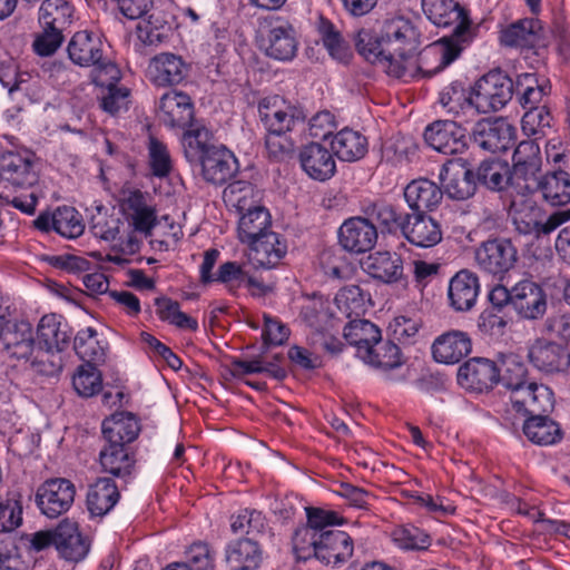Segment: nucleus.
<instances>
[{
	"mask_svg": "<svg viewBox=\"0 0 570 570\" xmlns=\"http://www.w3.org/2000/svg\"><path fill=\"white\" fill-rule=\"evenodd\" d=\"M357 52L368 62L395 78L413 77L417 67L412 58L420 47V35L412 22L403 17L392 18L383 24L380 35L361 29L354 38Z\"/></svg>",
	"mask_w": 570,
	"mask_h": 570,
	"instance_id": "obj_1",
	"label": "nucleus"
},
{
	"mask_svg": "<svg viewBox=\"0 0 570 570\" xmlns=\"http://www.w3.org/2000/svg\"><path fill=\"white\" fill-rule=\"evenodd\" d=\"M426 17L438 27L455 24L453 33L439 43L429 47L420 57L417 69L424 76L432 77L452 63L476 36L465 10L458 0H422Z\"/></svg>",
	"mask_w": 570,
	"mask_h": 570,
	"instance_id": "obj_2",
	"label": "nucleus"
},
{
	"mask_svg": "<svg viewBox=\"0 0 570 570\" xmlns=\"http://www.w3.org/2000/svg\"><path fill=\"white\" fill-rule=\"evenodd\" d=\"M293 550L298 560L315 558L324 564L338 566L352 558L354 546L352 538L341 530L321 534L305 530L295 539Z\"/></svg>",
	"mask_w": 570,
	"mask_h": 570,
	"instance_id": "obj_3",
	"label": "nucleus"
},
{
	"mask_svg": "<svg viewBox=\"0 0 570 570\" xmlns=\"http://www.w3.org/2000/svg\"><path fill=\"white\" fill-rule=\"evenodd\" d=\"M511 218L519 234L540 238L551 234L563 223L570 220V209L557 210L546 216L541 208L532 202L524 200L512 204Z\"/></svg>",
	"mask_w": 570,
	"mask_h": 570,
	"instance_id": "obj_4",
	"label": "nucleus"
},
{
	"mask_svg": "<svg viewBox=\"0 0 570 570\" xmlns=\"http://www.w3.org/2000/svg\"><path fill=\"white\" fill-rule=\"evenodd\" d=\"M474 106L479 114L502 109L513 96V81L501 70L482 76L473 87Z\"/></svg>",
	"mask_w": 570,
	"mask_h": 570,
	"instance_id": "obj_5",
	"label": "nucleus"
},
{
	"mask_svg": "<svg viewBox=\"0 0 570 570\" xmlns=\"http://www.w3.org/2000/svg\"><path fill=\"white\" fill-rule=\"evenodd\" d=\"M258 114L267 132L287 134L303 126L306 115L303 109L279 96L263 98Z\"/></svg>",
	"mask_w": 570,
	"mask_h": 570,
	"instance_id": "obj_6",
	"label": "nucleus"
},
{
	"mask_svg": "<svg viewBox=\"0 0 570 570\" xmlns=\"http://www.w3.org/2000/svg\"><path fill=\"white\" fill-rule=\"evenodd\" d=\"M475 262L483 272L493 276H503L517 264L518 249L511 239H488L475 249Z\"/></svg>",
	"mask_w": 570,
	"mask_h": 570,
	"instance_id": "obj_7",
	"label": "nucleus"
},
{
	"mask_svg": "<svg viewBox=\"0 0 570 570\" xmlns=\"http://www.w3.org/2000/svg\"><path fill=\"white\" fill-rule=\"evenodd\" d=\"M360 358L382 371L391 381L403 382L409 376L400 347L391 341H383L382 337L370 348L363 350Z\"/></svg>",
	"mask_w": 570,
	"mask_h": 570,
	"instance_id": "obj_8",
	"label": "nucleus"
},
{
	"mask_svg": "<svg viewBox=\"0 0 570 570\" xmlns=\"http://www.w3.org/2000/svg\"><path fill=\"white\" fill-rule=\"evenodd\" d=\"M76 488L67 479L57 478L43 482L37 490L36 503L48 518L67 512L75 501Z\"/></svg>",
	"mask_w": 570,
	"mask_h": 570,
	"instance_id": "obj_9",
	"label": "nucleus"
},
{
	"mask_svg": "<svg viewBox=\"0 0 570 570\" xmlns=\"http://www.w3.org/2000/svg\"><path fill=\"white\" fill-rule=\"evenodd\" d=\"M38 181L32 156L27 153L4 151L0 156V184L4 188H32Z\"/></svg>",
	"mask_w": 570,
	"mask_h": 570,
	"instance_id": "obj_10",
	"label": "nucleus"
},
{
	"mask_svg": "<svg viewBox=\"0 0 570 570\" xmlns=\"http://www.w3.org/2000/svg\"><path fill=\"white\" fill-rule=\"evenodd\" d=\"M429 146L444 155H460L468 148L466 130L453 120H436L424 131Z\"/></svg>",
	"mask_w": 570,
	"mask_h": 570,
	"instance_id": "obj_11",
	"label": "nucleus"
},
{
	"mask_svg": "<svg viewBox=\"0 0 570 570\" xmlns=\"http://www.w3.org/2000/svg\"><path fill=\"white\" fill-rule=\"evenodd\" d=\"M298 38L294 24L282 17L271 20L265 39V53L279 61H291L297 53Z\"/></svg>",
	"mask_w": 570,
	"mask_h": 570,
	"instance_id": "obj_12",
	"label": "nucleus"
},
{
	"mask_svg": "<svg viewBox=\"0 0 570 570\" xmlns=\"http://www.w3.org/2000/svg\"><path fill=\"white\" fill-rule=\"evenodd\" d=\"M440 179L445 193L452 199H468L476 190L474 173L461 157L451 159L442 166Z\"/></svg>",
	"mask_w": 570,
	"mask_h": 570,
	"instance_id": "obj_13",
	"label": "nucleus"
},
{
	"mask_svg": "<svg viewBox=\"0 0 570 570\" xmlns=\"http://www.w3.org/2000/svg\"><path fill=\"white\" fill-rule=\"evenodd\" d=\"M514 136L515 128L503 118L481 119L472 130L474 142L490 153L507 150Z\"/></svg>",
	"mask_w": 570,
	"mask_h": 570,
	"instance_id": "obj_14",
	"label": "nucleus"
},
{
	"mask_svg": "<svg viewBox=\"0 0 570 570\" xmlns=\"http://www.w3.org/2000/svg\"><path fill=\"white\" fill-rule=\"evenodd\" d=\"M510 402L511 410L522 416L542 415L553 409V393L548 386L530 381L510 395Z\"/></svg>",
	"mask_w": 570,
	"mask_h": 570,
	"instance_id": "obj_15",
	"label": "nucleus"
},
{
	"mask_svg": "<svg viewBox=\"0 0 570 570\" xmlns=\"http://www.w3.org/2000/svg\"><path fill=\"white\" fill-rule=\"evenodd\" d=\"M194 115L193 100L183 91L171 90L159 99L158 117L169 128L186 129L196 121Z\"/></svg>",
	"mask_w": 570,
	"mask_h": 570,
	"instance_id": "obj_16",
	"label": "nucleus"
},
{
	"mask_svg": "<svg viewBox=\"0 0 570 570\" xmlns=\"http://www.w3.org/2000/svg\"><path fill=\"white\" fill-rule=\"evenodd\" d=\"M338 240L344 249L361 254L371 250L377 242V228L368 219L352 217L338 229Z\"/></svg>",
	"mask_w": 570,
	"mask_h": 570,
	"instance_id": "obj_17",
	"label": "nucleus"
},
{
	"mask_svg": "<svg viewBox=\"0 0 570 570\" xmlns=\"http://www.w3.org/2000/svg\"><path fill=\"white\" fill-rule=\"evenodd\" d=\"M247 246L248 259L256 268H274L287 254L286 238L273 230L261 235Z\"/></svg>",
	"mask_w": 570,
	"mask_h": 570,
	"instance_id": "obj_18",
	"label": "nucleus"
},
{
	"mask_svg": "<svg viewBox=\"0 0 570 570\" xmlns=\"http://www.w3.org/2000/svg\"><path fill=\"white\" fill-rule=\"evenodd\" d=\"M401 233L409 243L420 248L434 247L443 236L440 223L425 213H406Z\"/></svg>",
	"mask_w": 570,
	"mask_h": 570,
	"instance_id": "obj_19",
	"label": "nucleus"
},
{
	"mask_svg": "<svg viewBox=\"0 0 570 570\" xmlns=\"http://www.w3.org/2000/svg\"><path fill=\"white\" fill-rule=\"evenodd\" d=\"M189 72V66L181 56L161 52L149 60L147 75L158 87L179 85Z\"/></svg>",
	"mask_w": 570,
	"mask_h": 570,
	"instance_id": "obj_20",
	"label": "nucleus"
},
{
	"mask_svg": "<svg viewBox=\"0 0 570 570\" xmlns=\"http://www.w3.org/2000/svg\"><path fill=\"white\" fill-rule=\"evenodd\" d=\"M529 358L534 367L548 374L564 372L570 366L568 348L544 338L534 341L529 350Z\"/></svg>",
	"mask_w": 570,
	"mask_h": 570,
	"instance_id": "obj_21",
	"label": "nucleus"
},
{
	"mask_svg": "<svg viewBox=\"0 0 570 570\" xmlns=\"http://www.w3.org/2000/svg\"><path fill=\"white\" fill-rule=\"evenodd\" d=\"M541 169L540 147L534 140H523L514 149L511 174L517 183V191L538 178Z\"/></svg>",
	"mask_w": 570,
	"mask_h": 570,
	"instance_id": "obj_22",
	"label": "nucleus"
},
{
	"mask_svg": "<svg viewBox=\"0 0 570 570\" xmlns=\"http://www.w3.org/2000/svg\"><path fill=\"white\" fill-rule=\"evenodd\" d=\"M512 306L525 320L541 318L547 311V295L532 281H521L512 287Z\"/></svg>",
	"mask_w": 570,
	"mask_h": 570,
	"instance_id": "obj_23",
	"label": "nucleus"
},
{
	"mask_svg": "<svg viewBox=\"0 0 570 570\" xmlns=\"http://www.w3.org/2000/svg\"><path fill=\"white\" fill-rule=\"evenodd\" d=\"M459 383L472 391L483 392L499 383V372L494 361L475 357L460 366Z\"/></svg>",
	"mask_w": 570,
	"mask_h": 570,
	"instance_id": "obj_24",
	"label": "nucleus"
},
{
	"mask_svg": "<svg viewBox=\"0 0 570 570\" xmlns=\"http://www.w3.org/2000/svg\"><path fill=\"white\" fill-rule=\"evenodd\" d=\"M540 191L543 199L551 206H563L570 203V176L559 170L546 174L529 185L520 188V194Z\"/></svg>",
	"mask_w": 570,
	"mask_h": 570,
	"instance_id": "obj_25",
	"label": "nucleus"
},
{
	"mask_svg": "<svg viewBox=\"0 0 570 570\" xmlns=\"http://www.w3.org/2000/svg\"><path fill=\"white\" fill-rule=\"evenodd\" d=\"M200 175L209 184L223 185L230 179L238 169L237 159L225 146L219 145L198 164Z\"/></svg>",
	"mask_w": 570,
	"mask_h": 570,
	"instance_id": "obj_26",
	"label": "nucleus"
},
{
	"mask_svg": "<svg viewBox=\"0 0 570 570\" xmlns=\"http://www.w3.org/2000/svg\"><path fill=\"white\" fill-rule=\"evenodd\" d=\"M0 341L8 356L17 360H29L35 352L32 326L26 321L7 323Z\"/></svg>",
	"mask_w": 570,
	"mask_h": 570,
	"instance_id": "obj_27",
	"label": "nucleus"
},
{
	"mask_svg": "<svg viewBox=\"0 0 570 570\" xmlns=\"http://www.w3.org/2000/svg\"><path fill=\"white\" fill-rule=\"evenodd\" d=\"M299 163L311 178L320 181L330 179L336 171L332 153L318 142H311L301 149Z\"/></svg>",
	"mask_w": 570,
	"mask_h": 570,
	"instance_id": "obj_28",
	"label": "nucleus"
},
{
	"mask_svg": "<svg viewBox=\"0 0 570 570\" xmlns=\"http://www.w3.org/2000/svg\"><path fill=\"white\" fill-rule=\"evenodd\" d=\"M480 293L478 276L466 269L458 272L449 284L450 305L458 312H468L476 303Z\"/></svg>",
	"mask_w": 570,
	"mask_h": 570,
	"instance_id": "obj_29",
	"label": "nucleus"
},
{
	"mask_svg": "<svg viewBox=\"0 0 570 570\" xmlns=\"http://www.w3.org/2000/svg\"><path fill=\"white\" fill-rule=\"evenodd\" d=\"M472 350L470 336L461 331H450L435 338L432 354L436 362L455 364L468 356Z\"/></svg>",
	"mask_w": 570,
	"mask_h": 570,
	"instance_id": "obj_30",
	"label": "nucleus"
},
{
	"mask_svg": "<svg viewBox=\"0 0 570 570\" xmlns=\"http://www.w3.org/2000/svg\"><path fill=\"white\" fill-rule=\"evenodd\" d=\"M542 24L540 20L525 18L500 31V43L508 48H534L540 43Z\"/></svg>",
	"mask_w": 570,
	"mask_h": 570,
	"instance_id": "obj_31",
	"label": "nucleus"
},
{
	"mask_svg": "<svg viewBox=\"0 0 570 570\" xmlns=\"http://www.w3.org/2000/svg\"><path fill=\"white\" fill-rule=\"evenodd\" d=\"M404 198L413 213L435 209L443 199V190L426 178L414 179L404 188Z\"/></svg>",
	"mask_w": 570,
	"mask_h": 570,
	"instance_id": "obj_32",
	"label": "nucleus"
},
{
	"mask_svg": "<svg viewBox=\"0 0 570 570\" xmlns=\"http://www.w3.org/2000/svg\"><path fill=\"white\" fill-rule=\"evenodd\" d=\"M181 145L185 158L193 166L198 164L218 146L215 142L213 132L199 120L185 129Z\"/></svg>",
	"mask_w": 570,
	"mask_h": 570,
	"instance_id": "obj_33",
	"label": "nucleus"
},
{
	"mask_svg": "<svg viewBox=\"0 0 570 570\" xmlns=\"http://www.w3.org/2000/svg\"><path fill=\"white\" fill-rule=\"evenodd\" d=\"M362 268L371 277L383 283H396L403 277V261L396 253L375 252L363 262Z\"/></svg>",
	"mask_w": 570,
	"mask_h": 570,
	"instance_id": "obj_34",
	"label": "nucleus"
},
{
	"mask_svg": "<svg viewBox=\"0 0 570 570\" xmlns=\"http://www.w3.org/2000/svg\"><path fill=\"white\" fill-rule=\"evenodd\" d=\"M53 546L65 559L71 561L83 559L89 550L78 524L70 520L61 521L53 530Z\"/></svg>",
	"mask_w": 570,
	"mask_h": 570,
	"instance_id": "obj_35",
	"label": "nucleus"
},
{
	"mask_svg": "<svg viewBox=\"0 0 570 570\" xmlns=\"http://www.w3.org/2000/svg\"><path fill=\"white\" fill-rule=\"evenodd\" d=\"M101 39L87 30L76 32L68 43L69 59L80 67H91L104 55Z\"/></svg>",
	"mask_w": 570,
	"mask_h": 570,
	"instance_id": "obj_36",
	"label": "nucleus"
},
{
	"mask_svg": "<svg viewBox=\"0 0 570 570\" xmlns=\"http://www.w3.org/2000/svg\"><path fill=\"white\" fill-rule=\"evenodd\" d=\"M37 336L38 346L62 352L69 346L71 332L62 316L48 314L41 317L37 327Z\"/></svg>",
	"mask_w": 570,
	"mask_h": 570,
	"instance_id": "obj_37",
	"label": "nucleus"
},
{
	"mask_svg": "<svg viewBox=\"0 0 570 570\" xmlns=\"http://www.w3.org/2000/svg\"><path fill=\"white\" fill-rule=\"evenodd\" d=\"M102 435L107 443L124 445L135 441L140 432L136 416L128 412H120L104 420Z\"/></svg>",
	"mask_w": 570,
	"mask_h": 570,
	"instance_id": "obj_38",
	"label": "nucleus"
},
{
	"mask_svg": "<svg viewBox=\"0 0 570 570\" xmlns=\"http://www.w3.org/2000/svg\"><path fill=\"white\" fill-rule=\"evenodd\" d=\"M473 99V90L469 91L461 82L454 81L443 88L439 101L448 114L469 120L478 115Z\"/></svg>",
	"mask_w": 570,
	"mask_h": 570,
	"instance_id": "obj_39",
	"label": "nucleus"
},
{
	"mask_svg": "<svg viewBox=\"0 0 570 570\" xmlns=\"http://www.w3.org/2000/svg\"><path fill=\"white\" fill-rule=\"evenodd\" d=\"M476 185L480 184L492 191H501L508 186L517 190V183L508 163L499 159L483 160L474 174Z\"/></svg>",
	"mask_w": 570,
	"mask_h": 570,
	"instance_id": "obj_40",
	"label": "nucleus"
},
{
	"mask_svg": "<svg viewBox=\"0 0 570 570\" xmlns=\"http://www.w3.org/2000/svg\"><path fill=\"white\" fill-rule=\"evenodd\" d=\"M225 559L230 570H257L263 556L256 541L239 539L226 547Z\"/></svg>",
	"mask_w": 570,
	"mask_h": 570,
	"instance_id": "obj_41",
	"label": "nucleus"
},
{
	"mask_svg": "<svg viewBox=\"0 0 570 570\" xmlns=\"http://www.w3.org/2000/svg\"><path fill=\"white\" fill-rule=\"evenodd\" d=\"M120 493L115 481L100 478L88 489L87 508L91 515H106L118 502Z\"/></svg>",
	"mask_w": 570,
	"mask_h": 570,
	"instance_id": "obj_42",
	"label": "nucleus"
},
{
	"mask_svg": "<svg viewBox=\"0 0 570 570\" xmlns=\"http://www.w3.org/2000/svg\"><path fill=\"white\" fill-rule=\"evenodd\" d=\"M331 148L341 160L356 161L366 155L368 141L360 131L344 128L333 136Z\"/></svg>",
	"mask_w": 570,
	"mask_h": 570,
	"instance_id": "obj_43",
	"label": "nucleus"
},
{
	"mask_svg": "<svg viewBox=\"0 0 570 570\" xmlns=\"http://www.w3.org/2000/svg\"><path fill=\"white\" fill-rule=\"evenodd\" d=\"M522 430L527 439L538 445H551L562 439L559 424L547 414L527 417Z\"/></svg>",
	"mask_w": 570,
	"mask_h": 570,
	"instance_id": "obj_44",
	"label": "nucleus"
},
{
	"mask_svg": "<svg viewBox=\"0 0 570 570\" xmlns=\"http://www.w3.org/2000/svg\"><path fill=\"white\" fill-rule=\"evenodd\" d=\"M272 216L267 208L259 206L240 215L238 219L237 235L243 244L261 237V235L271 232Z\"/></svg>",
	"mask_w": 570,
	"mask_h": 570,
	"instance_id": "obj_45",
	"label": "nucleus"
},
{
	"mask_svg": "<svg viewBox=\"0 0 570 570\" xmlns=\"http://www.w3.org/2000/svg\"><path fill=\"white\" fill-rule=\"evenodd\" d=\"M75 7L69 0H43L39 8L38 21L41 28L66 30L72 23Z\"/></svg>",
	"mask_w": 570,
	"mask_h": 570,
	"instance_id": "obj_46",
	"label": "nucleus"
},
{
	"mask_svg": "<svg viewBox=\"0 0 570 570\" xmlns=\"http://www.w3.org/2000/svg\"><path fill=\"white\" fill-rule=\"evenodd\" d=\"M497 368L499 372V382L514 394L517 389H522L530 381H528V370L521 358L513 354H502L499 356Z\"/></svg>",
	"mask_w": 570,
	"mask_h": 570,
	"instance_id": "obj_47",
	"label": "nucleus"
},
{
	"mask_svg": "<svg viewBox=\"0 0 570 570\" xmlns=\"http://www.w3.org/2000/svg\"><path fill=\"white\" fill-rule=\"evenodd\" d=\"M99 461L104 472L118 478L129 475L135 464V458L126 446L109 443L100 451Z\"/></svg>",
	"mask_w": 570,
	"mask_h": 570,
	"instance_id": "obj_48",
	"label": "nucleus"
},
{
	"mask_svg": "<svg viewBox=\"0 0 570 570\" xmlns=\"http://www.w3.org/2000/svg\"><path fill=\"white\" fill-rule=\"evenodd\" d=\"M223 199L228 207L235 208L240 215L259 207L258 191L250 183L243 180H236L226 186Z\"/></svg>",
	"mask_w": 570,
	"mask_h": 570,
	"instance_id": "obj_49",
	"label": "nucleus"
},
{
	"mask_svg": "<svg viewBox=\"0 0 570 570\" xmlns=\"http://www.w3.org/2000/svg\"><path fill=\"white\" fill-rule=\"evenodd\" d=\"M344 337L356 347L360 357L363 350L370 348L381 338V330L367 320L355 318L344 327Z\"/></svg>",
	"mask_w": 570,
	"mask_h": 570,
	"instance_id": "obj_50",
	"label": "nucleus"
},
{
	"mask_svg": "<svg viewBox=\"0 0 570 570\" xmlns=\"http://www.w3.org/2000/svg\"><path fill=\"white\" fill-rule=\"evenodd\" d=\"M73 350L85 364H101L106 360V346L97 338V331L92 327H86L76 334Z\"/></svg>",
	"mask_w": 570,
	"mask_h": 570,
	"instance_id": "obj_51",
	"label": "nucleus"
},
{
	"mask_svg": "<svg viewBox=\"0 0 570 570\" xmlns=\"http://www.w3.org/2000/svg\"><path fill=\"white\" fill-rule=\"evenodd\" d=\"M364 213L368 219L376 220L382 230L395 233L400 229L402 232V224L405 220V214L396 206L384 200H377L368 204L364 208Z\"/></svg>",
	"mask_w": 570,
	"mask_h": 570,
	"instance_id": "obj_52",
	"label": "nucleus"
},
{
	"mask_svg": "<svg viewBox=\"0 0 570 570\" xmlns=\"http://www.w3.org/2000/svg\"><path fill=\"white\" fill-rule=\"evenodd\" d=\"M335 304L347 317L353 315L358 317L364 314L368 305H371V295L358 285H348L337 292Z\"/></svg>",
	"mask_w": 570,
	"mask_h": 570,
	"instance_id": "obj_53",
	"label": "nucleus"
},
{
	"mask_svg": "<svg viewBox=\"0 0 570 570\" xmlns=\"http://www.w3.org/2000/svg\"><path fill=\"white\" fill-rule=\"evenodd\" d=\"M318 32L330 56L341 63H348L352 52L337 28L330 20L321 18Z\"/></svg>",
	"mask_w": 570,
	"mask_h": 570,
	"instance_id": "obj_54",
	"label": "nucleus"
},
{
	"mask_svg": "<svg viewBox=\"0 0 570 570\" xmlns=\"http://www.w3.org/2000/svg\"><path fill=\"white\" fill-rule=\"evenodd\" d=\"M301 317L315 332L324 333L334 327L330 305L322 297L308 299L301 309Z\"/></svg>",
	"mask_w": 570,
	"mask_h": 570,
	"instance_id": "obj_55",
	"label": "nucleus"
},
{
	"mask_svg": "<svg viewBox=\"0 0 570 570\" xmlns=\"http://www.w3.org/2000/svg\"><path fill=\"white\" fill-rule=\"evenodd\" d=\"M155 305L157 307L156 313L161 321L168 322L181 330L197 331V320L181 312L177 301L158 297L155 299Z\"/></svg>",
	"mask_w": 570,
	"mask_h": 570,
	"instance_id": "obj_56",
	"label": "nucleus"
},
{
	"mask_svg": "<svg viewBox=\"0 0 570 570\" xmlns=\"http://www.w3.org/2000/svg\"><path fill=\"white\" fill-rule=\"evenodd\" d=\"M306 525L296 529L293 534V547H295V539L305 530H312V532L321 534L326 531H332V527L343 523V518L340 517L338 513L321 508H306Z\"/></svg>",
	"mask_w": 570,
	"mask_h": 570,
	"instance_id": "obj_57",
	"label": "nucleus"
},
{
	"mask_svg": "<svg viewBox=\"0 0 570 570\" xmlns=\"http://www.w3.org/2000/svg\"><path fill=\"white\" fill-rule=\"evenodd\" d=\"M72 385L79 396L91 397L102 389V375L92 364H81L72 376Z\"/></svg>",
	"mask_w": 570,
	"mask_h": 570,
	"instance_id": "obj_58",
	"label": "nucleus"
},
{
	"mask_svg": "<svg viewBox=\"0 0 570 570\" xmlns=\"http://www.w3.org/2000/svg\"><path fill=\"white\" fill-rule=\"evenodd\" d=\"M392 539L404 550H425L431 544L430 535L412 524L401 525L394 529Z\"/></svg>",
	"mask_w": 570,
	"mask_h": 570,
	"instance_id": "obj_59",
	"label": "nucleus"
},
{
	"mask_svg": "<svg viewBox=\"0 0 570 570\" xmlns=\"http://www.w3.org/2000/svg\"><path fill=\"white\" fill-rule=\"evenodd\" d=\"M55 230L63 237L76 238L85 230L80 214L73 207H59L55 212Z\"/></svg>",
	"mask_w": 570,
	"mask_h": 570,
	"instance_id": "obj_60",
	"label": "nucleus"
},
{
	"mask_svg": "<svg viewBox=\"0 0 570 570\" xmlns=\"http://www.w3.org/2000/svg\"><path fill=\"white\" fill-rule=\"evenodd\" d=\"M60 353L61 352H56V350H49L45 346L35 347V352L31 355L32 368L35 372L46 376L58 374L62 368Z\"/></svg>",
	"mask_w": 570,
	"mask_h": 570,
	"instance_id": "obj_61",
	"label": "nucleus"
},
{
	"mask_svg": "<svg viewBox=\"0 0 570 570\" xmlns=\"http://www.w3.org/2000/svg\"><path fill=\"white\" fill-rule=\"evenodd\" d=\"M318 264L324 275L331 279H343L350 272L345 257L334 249L322 250Z\"/></svg>",
	"mask_w": 570,
	"mask_h": 570,
	"instance_id": "obj_62",
	"label": "nucleus"
},
{
	"mask_svg": "<svg viewBox=\"0 0 570 570\" xmlns=\"http://www.w3.org/2000/svg\"><path fill=\"white\" fill-rule=\"evenodd\" d=\"M148 153L151 173L159 178L168 176L173 166L167 146L156 138H150Z\"/></svg>",
	"mask_w": 570,
	"mask_h": 570,
	"instance_id": "obj_63",
	"label": "nucleus"
},
{
	"mask_svg": "<svg viewBox=\"0 0 570 570\" xmlns=\"http://www.w3.org/2000/svg\"><path fill=\"white\" fill-rule=\"evenodd\" d=\"M552 116L546 106L530 108L521 119V127L525 135L537 136L544 134L546 128H550Z\"/></svg>",
	"mask_w": 570,
	"mask_h": 570,
	"instance_id": "obj_64",
	"label": "nucleus"
}]
</instances>
